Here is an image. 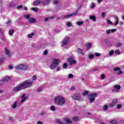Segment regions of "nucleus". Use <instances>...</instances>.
<instances>
[{
	"mask_svg": "<svg viewBox=\"0 0 124 124\" xmlns=\"http://www.w3.org/2000/svg\"><path fill=\"white\" fill-rule=\"evenodd\" d=\"M54 103L58 106H62L66 103V100L62 95H58L55 97L54 99Z\"/></svg>",
	"mask_w": 124,
	"mask_h": 124,
	"instance_id": "obj_1",
	"label": "nucleus"
},
{
	"mask_svg": "<svg viewBox=\"0 0 124 124\" xmlns=\"http://www.w3.org/2000/svg\"><path fill=\"white\" fill-rule=\"evenodd\" d=\"M16 70H23L26 71L29 69V65L26 63H21L15 67Z\"/></svg>",
	"mask_w": 124,
	"mask_h": 124,
	"instance_id": "obj_2",
	"label": "nucleus"
},
{
	"mask_svg": "<svg viewBox=\"0 0 124 124\" xmlns=\"http://www.w3.org/2000/svg\"><path fill=\"white\" fill-rule=\"evenodd\" d=\"M59 63H60V60L56 58H53L52 59V62L50 65V69H55V68L59 65Z\"/></svg>",
	"mask_w": 124,
	"mask_h": 124,
	"instance_id": "obj_3",
	"label": "nucleus"
},
{
	"mask_svg": "<svg viewBox=\"0 0 124 124\" xmlns=\"http://www.w3.org/2000/svg\"><path fill=\"white\" fill-rule=\"evenodd\" d=\"M62 120L64 121L65 123H62L60 119L55 120V123L59 124H71V123H72L71 120L68 118H65L63 119Z\"/></svg>",
	"mask_w": 124,
	"mask_h": 124,
	"instance_id": "obj_4",
	"label": "nucleus"
},
{
	"mask_svg": "<svg viewBox=\"0 0 124 124\" xmlns=\"http://www.w3.org/2000/svg\"><path fill=\"white\" fill-rule=\"evenodd\" d=\"M32 83H33L32 80H27L21 84H22L23 89H27V88H30V87H31V86H32Z\"/></svg>",
	"mask_w": 124,
	"mask_h": 124,
	"instance_id": "obj_5",
	"label": "nucleus"
},
{
	"mask_svg": "<svg viewBox=\"0 0 124 124\" xmlns=\"http://www.w3.org/2000/svg\"><path fill=\"white\" fill-rule=\"evenodd\" d=\"M72 98L75 99L76 100H78V101H83V98L81 97L80 95V93H77L75 94L72 95Z\"/></svg>",
	"mask_w": 124,
	"mask_h": 124,
	"instance_id": "obj_6",
	"label": "nucleus"
},
{
	"mask_svg": "<svg viewBox=\"0 0 124 124\" xmlns=\"http://www.w3.org/2000/svg\"><path fill=\"white\" fill-rule=\"evenodd\" d=\"M97 96V93H92L91 94L89 95V99L91 103L93 102L95 100V97Z\"/></svg>",
	"mask_w": 124,
	"mask_h": 124,
	"instance_id": "obj_7",
	"label": "nucleus"
},
{
	"mask_svg": "<svg viewBox=\"0 0 124 124\" xmlns=\"http://www.w3.org/2000/svg\"><path fill=\"white\" fill-rule=\"evenodd\" d=\"M69 41V37H65L63 39L62 42V47H64V46H65V45H67V44H68Z\"/></svg>",
	"mask_w": 124,
	"mask_h": 124,
	"instance_id": "obj_8",
	"label": "nucleus"
},
{
	"mask_svg": "<svg viewBox=\"0 0 124 124\" xmlns=\"http://www.w3.org/2000/svg\"><path fill=\"white\" fill-rule=\"evenodd\" d=\"M113 88H114L112 90V91L114 92L115 93H119L121 90V86H120V85H114Z\"/></svg>",
	"mask_w": 124,
	"mask_h": 124,
	"instance_id": "obj_9",
	"label": "nucleus"
},
{
	"mask_svg": "<svg viewBox=\"0 0 124 124\" xmlns=\"http://www.w3.org/2000/svg\"><path fill=\"white\" fill-rule=\"evenodd\" d=\"M23 89L24 87L23 86V84L21 83L17 87H15L13 89V91H14V92H19V91H21V90H23Z\"/></svg>",
	"mask_w": 124,
	"mask_h": 124,
	"instance_id": "obj_10",
	"label": "nucleus"
},
{
	"mask_svg": "<svg viewBox=\"0 0 124 124\" xmlns=\"http://www.w3.org/2000/svg\"><path fill=\"white\" fill-rule=\"evenodd\" d=\"M117 103H118V100L117 99H114L112 100V102L109 104V107H114Z\"/></svg>",
	"mask_w": 124,
	"mask_h": 124,
	"instance_id": "obj_11",
	"label": "nucleus"
},
{
	"mask_svg": "<svg viewBox=\"0 0 124 124\" xmlns=\"http://www.w3.org/2000/svg\"><path fill=\"white\" fill-rule=\"evenodd\" d=\"M68 62L69 63L70 65H72V64H75V63H76V61L73 60L71 57L68 58Z\"/></svg>",
	"mask_w": 124,
	"mask_h": 124,
	"instance_id": "obj_12",
	"label": "nucleus"
},
{
	"mask_svg": "<svg viewBox=\"0 0 124 124\" xmlns=\"http://www.w3.org/2000/svg\"><path fill=\"white\" fill-rule=\"evenodd\" d=\"M79 10V9L77 10V11H76L75 13L70 14V15H67L66 16H64L62 18L64 19V18H70L71 16H73V15H77V13H78V11Z\"/></svg>",
	"mask_w": 124,
	"mask_h": 124,
	"instance_id": "obj_13",
	"label": "nucleus"
},
{
	"mask_svg": "<svg viewBox=\"0 0 124 124\" xmlns=\"http://www.w3.org/2000/svg\"><path fill=\"white\" fill-rule=\"evenodd\" d=\"M114 70L118 75H121V74H123V72L121 70L120 68H115Z\"/></svg>",
	"mask_w": 124,
	"mask_h": 124,
	"instance_id": "obj_14",
	"label": "nucleus"
},
{
	"mask_svg": "<svg viewBox=\"0 0 124 124\" xmlns=\"http://www.w3.org/2000/svg\"><path fill=\"white\" fill-rule=\"evenodd\" d=\"M43 2V0H36L34 1L33 5H34V6H36V5H39L40 3H42Z\"/></svg>",
	"mask_w": 124,
	"mask_h": 124,
	"instance_id": "obj_15",
	"label": "nucleus"
},
{
	"mask_svg": "<svg viewBox=\"0 0 124 124\" xmlns=\"http://www.w3.org/2000/svg\"><path fill=\"white\" fill-rule=\"evenodd\" d=\"M10 80V77H6L3 78V79L0 81V84H1L2 82H7V81H9Z\"/></svg>",
	"mask_w": 124,
	"mask_h": 124,
	"instance_id": "obj_16",
	"label": "nucleus"
},
{
	"mask_svg": "<svg viewBox=\"0 0 124 124\" xmlns=\"http://www.w3.org/2000/svg\"><path fill=\"white\" fill-rule=\"evenodd\" d=\"M117 29H112V30H107L106 31V32L107 34H110L111 32H115V31H116Z\"/></svg>",
	"mask_w": 124,
	"mask_h": 124,
	"instance_id": "obj_17",
	"label": "nucleus"
},
{
	"mask_svg": "<svg viewBox=\"0 0 124 124\" xmlns=\"http://www.w3.org/2000/svg\"><path fill=\"white\" fill-rule=\"evenodd\" d=\"M77 53H78V54H80L81 55H82L83 56H84V55H85V53H84L83 49H82L80 48H78Z\"/></svg>",
	"mask_w": 124,
	"mask_h": 124,
	"instance_id": "obj_18",
	"label": "nucleus"
},
{
	"mask_svg": "<svg viewBox=\"0 0 124 124\" xmlns=\"http://www.w3.org/2000/svg\"><path fill=\"white\" fill-rule=\"evenodd\" d=\"M26 99H27V96H26V94H23L21 96V100H20V102H25V100H26Z\"/></svg>",
	"mask_w": 124,
	"mask_h": 124,
	"instance_id": "obj_19",
	"label": "nucleus"
},
{
	"mask_svg": "<svg viewBox=\"0 0 124 124\" xmlns=\"http://www.w3.org/2000/svg\"><path fill=\"white\" fill-rule=\"evenodd\" d=\"M5 52L6 55H7L8 57H10V56H11V54H10V51H9V50L7 48L5 49Z\"/></svg>",
	"mask_w": 124,
	"mask_h": 124,
	"instance_id": "obj_20",
	"label": "nucleus"
},
{
	"mask_svg": "<svg viewBox=\"0 0 124 124\" xmlns=\"http://www.w3.org/2000/svg\"><path fill=\"white\" fill-rule=\"evenodd\" d=\"M89 19L93 21V22H95V21H96V17H95V16H90Z\"/></svg>",
	"mask_w": 124,
	"mask_h": 124,
	"instance_id": "obj_21",
	"label": "nucleus"
},
{
	"mask_svg": "<svg viewBox=\"0 0 124 124\" xmlns=\"http://www.w3.org/2000/svg\"><path fill=\"white\" fill-rule=\"evenodd\" d=\"M50 2H51V0H46L43 1V2H42V3H43L44 5H47V4H48V3H50Z\"/></svg>",
	"mask_w": 124,
	"mask_h": 124,
	"instance_id": "obj_22",
	"label": "nucleus"
},
{
	"mask_svg": "<svg viewBox=\"0 0 124 124\" xmlns=\"http://www.w3.org/2000/svg\"><path fill=\"white\" fill-rule=\"evenodd\" d=\"M50 19H54V16H50L48 17H46L44 19V21L48 22V20H50Z\"/></svg>",
	"mask_w": 124,
	"mask_h": 124,
	"instance_id": "obj_23",
	"label": "nucleus"
},
{
	"mask_svg": "<svg viewBox=\"0 0 124 124\" xmlns=\"http://www.w3.org/2000/svg\"><path fill=\"white\" fill-rule=\"evenodd\" d=\"M30 23H35L36 20L35 18H30L29 20Z\"/></svg>",
	"mask_w": 124,
	"mask_h": 124,
	"instance_id": "obj_24",
	"label": "nucleus"
},
{
	"mask_svg": "<svg viewBox=\"0 0 124 124\" xmlns=\"http://www.w3.org/2000/svg\"><path fill=\"white\" fill-rule=\"evenodd\" d=\"M119 24V18L118 16H116L115 22H114V26H117Z\"/></svg>",
	"mask_w": 124,
	"mask_h": 124,
	"instance_id": "obj_25",
	"label": "nucleus"
},
{
	"mask_svg": "<svg viewBox=\"0 0 124 124\" xmlns=\"http://www.w3.org/2000/svg\"><path fill=\"white\" fill-rule=\"evenodd\" d=\"M83 24H84V22L83 21L77 22V25L78 26H81V25H83Z\"/></svg>",
	"mask_w": 124,
	"mask_h": 124,
	"instance_id": "obj_26",
	"label": "nucleus"
},
{
	"mask_svg": "<svg viewBox=\"0 0 124 124\" xmlns=\"http://www.w3.org/2000/svg\"><path fill=\"white\" fill-rule=\"evenodd\" d=\"M80 118H79V117H74L73 118V121H74V122H77V121H78V120H79Z\"/></svg>",
	"mask_w": 124,
	"mask_h": 124,
	"instance_id": "obj_27",
	"label": "nucleus"
},
{
	"mask_svg": "<svg viewBox=\"0 0 124 124\" xmlns=\"http://www.w3.org/2000/svg\"><path fill=\"white\" fill-rule=\"evenodd\" d=\"M86 48H87L88 49H90V48H92V44L90 43L87 44Z\"/></svg>",
	"mask_w": 124,
	"mask_h": 124,
	"instance_id": "obj_28",
	"label": "nucleus"
},
{
	"mask_svg": "<svg viewBox=\"0 0 124 124\" xmlns=\"http://www.w3.org/2000/svg\"><path fill=\"white\" fill-rule=\"evenodd\" d=\"M82 95H88L89 94V92L88 91H84L82 93Z\"/></svg>",
	"mask_w": 124,
	"mask_h": 124,
	"instance_id": "obj_29",
	"label": "nucleus"
},
{
	"mask_svg": "<svg viewBox=\"0 0 124 124\" xmlns=\"http://www.w3.org/2000/svg\"><path fill=\"white\" fill-rule=\"evenodd\" d=\"M107 109H108V106H107V105H104L103 110H104V111H106V110H107Z\"/></svg>",
	"mask_w": 124,
	"mask_h": 124,
	"instance_id": "obj_30",
	"label": "nucleus"
},
{
	"mask_svg": "<svg viewBox=\"0 0 124 124\" xmlns=\"http://www.w3.org/2000/svg\"><path fill=\"white\" fill-rule=\"evenodd\" d=\"M109 56H113L114 55V50H112L108 53Z\"/></svg>",
	"mask_w": 124,
	"mask_h": 124,
	"instance_id": "obj_31",
	"label": "nucleus"
},
{
	"mask_svg": "<svg viewBox=\"0 0 124 124\" xmlns=\"http://www.w3.org/2000/svg\"><path fill=\"white\" fill-rule=\"evenodd\" d=\"M31 9L34 11V12H37L38 11V9L37 8H31Z\"/></svg>",
	"mask_w": 124,
	"mask_h": 124,
	"instance_id": "obj_32",
	"label": "nucleus"
},
{
	"mask_svg": "<svg viewBox=\"0 0 124 124\" xmlns=\"http://www.w3.org/2000/svg\"><path fill=\"white\" fill-rule=\"evenodd\" d=\"M50 109L51 111H55L56 108H55V106H52L50 107Z\"/></svg>",
	"mask_w": 124,
	"mask_h": 124,
	"instance_id": "obj_33",
	"label": "nucleus"
},
{
	"mask_svg": "<svg viewBox=\"0 0 124 124\" xmlns=\"http://www.w3.org/2000/svg\"><path fill=\"white\" fill-rule=\"evenodd\" d=\"M110 123L113 124H116L117 123V122L115 120H113L110 121Z\"/></svg>",
	"mask_w": 124,
	"mask_h": 124,
	"instance_id": "obj_34",
	"label": "nucleus"
},
{
	"mask_svg": "<svg viewBox=\"0 0 124 124\" xmlns=\"http://www.w3.org/2000/svg\"><path fill=\"white\" fill-rule=\"evenodd\" d=\"M115 53L120 55L121 54V51L119 49H117L115 51Z\"/></svg>",
	"mask_w": 124,
	"mask_h": 124,
	"instance_id": "obj_35",
	"label": "nucleus"
},
{
	"mask_svg": "<svg viewBox=\"0 0 124 124\" xmlns=\"http://www.w3.org/2000/svg\"><path fill=\"white\" fill-rule=\"evenodd\" d=\"M17 107V102H16L13 105V108L14 109L15 108H16V107Z\"/></svg>",
	"mask_w": 124,
	"mask_h": 124,
	"instance_id": "obj_36",
	"label": "nucleus"
},
{
	"mask_svg": "<svg viewBox=\"0 0 124 124\" xmlns=\"http://www.w3.org/2000/svg\"><path fill=\"white\" fill-rule=\"evenodd\" d=\"M66 25L68 27H71V26H72V24H71V22H67Z\"/></svg>",
	"mask_w": 124,
	"mask_h": 124,
	"instance_id": "obj_37",
	"label": "nucleus"
},
{
	"mask_svg": "<svg viewBox=\"0 0 124 124\" xmlns=\"http://www.w3.org/2000/svg\"><path fill=\"white\" fill-rule=\"evenodd\" d=\"M73 75L72 74H70L68 76V78L69 79H70V78H73Z\"/></svg>",
	"mask_w": 124,
	"mask_h": 124,
	"instance_id": "obj_38",
	"label": "nucleus"
},
{
	"mask_svg": "<svg viewBox=\"0 0 124 124\" xmlns=\"http://www.w3.org/2000/svg\"><path fill=\"white\" fill-rule=\"evenodd\" d=\"M94 57V55L93 54L90 55L89 56V59H90V60H92V59H93Z\"/></svg>",
	"mask_w": 124,
	"mask_h": 124,
	"instance_id": "obj_39",
	"label": "nucleus"
},
{
	"mask_svg": "<svg viewBox=\"0 0 124 124\" xmlns=\"http://www.w3.org/2000/svg\"><path fill=\"white\" fill-rule=\"evenodd\" d=\"M95 7V4H94V3H92L91 4V9H93L94 7Z\"/></svg>",
	"mask_w": 124,
	"mask_h": 124,
	"instance_id": "obj_40",
	"label": "nucleus"
},
{
	"mask_svg": "<svg viewBox=\"0 0 124 124\" xmlns=\"http://www.w3.org/2000/svg\"><path fill=\"white\" fill-rule=\"evenodd\" d=\"M31 16H30V15H26L25 16V18H26V19H27L28 20H30V17Z\"/></svg>",
	"mask_w": 124,
	"mask_h": 124,
	"instance_id": "obj_41",
	"label": "nucleus"
},
{
	"mask_svg": "<svg viewBox=\"0 0 124 124\" xmlns=\"http://www.w3.org/2000/svg\"><path fill=\"white\" fill-rule=\"evenodd\" d=\"M13 32H14V31L13 30H10L9 31L10 35H12V34H13Z\"/></svg>",
	"mask_w": 124,
	"mask_h": 124,
	"instance_id": "obj_42",
	"label": "nucleus"
},
{
	"mask_svg": "<svg viewBox=\"0 0 124 124\" xmlns=\"http://www.w3.org/2000/svg\"><path fill=\"white\" fill-rule=\"evenodd\" d=\"M37 91L38 92V93H40V92H42V88L39 87L37 89Z\"/></svg>",
	"mask_w": 124,
	"mask_h": 124,
	"instance_id": "obj_43",
	"label": "nucleus"
},
{
	"mask_svg": "<svg viewBox=\"0 0 124 124\" xmlns=\"http://www.w3.org/2000/svg\"><path fill=\"white\" fill-rule=\"evenodd\" d=\"M36 79H37V77H36V76H35V75L33 76L32 77V80L35 81V80H36Z\"/></svg>",
	"mask_w": 124,
	"mask_h": 124,
	"instance_id": "obj_44",
	"label": "nucleus"
},
{
	"mask_svg": "<svg viewBox=\"0 0 124 124\" xmlns=\"http://www.w3.org/2000/svg\"><path fill=\"white\" fill-rule=\"evenodd\" d=\"M62 67L65 69L67 67V64L66 63H64L62 65Z\"/></svg>",
	"mask_w": 124,
	"mask_h": 124,
	"instance_id": "obj_45",
	"label": "nucleus"
},
{
	"mask_svg": "<svg viewBox=\"0 0 124 124\" xmlns=\"http://www.w3.org/2000/svg\"><path fill=\"white\" fill-rule=\"evenodd\" d=\"M95 56H96V57H100V56H101V54L99 53H95Z\"/></svg>",
	"mask_w": 124,
	"mask_h": 124,
	"instance_id": "obj_46",
	"label": "nucleus"
},
{
	"mask_svg": "<svg viewBox=\"0 0 124 124\" xmlns=\"http://www.w3.org/2000/svg\"><path fill=\"white\" fill-rule=\"evenodd\" d=\"M59 2H59V0H54L53 1V3H54L55 4H58V3H59Z\"/></svg>",
	"mask_w": 124,
	"mask_h": 124,
	"instance_id": "obj_47",
	"label": "nucleus"
},
{
	"mask_svg": "<svg viewBox=\"0 0 124 124\" xmlns=\"http://www.w3.org/2000/svg\"><path fill=\"white\" fill-rule=\"evenodd\" d=\"M117 108L118 109H121V108H122V105H121V104L117 105Z\"/></svg>",
	"mask_w": 124,
	"mask_h": 124,
	"instance_id": "obj_48",
	"label": "nucleus"
},
{
	"mask_svg": "<svg viewBox=\"0 0 124 124\" xmlns=\"http://www.w3.org/2000/svg\"><path fill=\"white\" fill-rule=\"evenodd\" d=\"M33 36V34H29L28 35V37H29V38H31V37H32Z\"/></svg>",
	"mask_w": 124,
	"mask_h": 124,
	"instance_id": "obj_49",
	"label": "nucleus"
},
{
	"mask_svg": "<svg viewBox=\"0 0 124 124\" xmlns=\"http://www.w3.org/2000/svg\"><path fill=\"white\" fill-rule=\"evenodd\" d=\"M122 44L121 43H118L117 44V47H121Z\"/></svg>",
	"mask_w": 124,
	"mask_h": 124,
	"instance_id": "obj_50",
	"label": "nucleus"
},
{
	"mask_svg": "<svg viewBox=\"0 0 124 124\" xmlns=\"http://www.w3.org/2000/svg\"><path fill=\"white\" fill-rule=\"evenodd\" d=\"M22 7H23V5H19L17 7V9H21V8H22Z\"/></svg>",
	"mask_w": 124,
	"mask_h": 124,
	"instance_id": "obj_51",
	"label": "nucleus"
},
{
	"mask_svg": "<svg viewBox=\"0 0 124 124\" xmlns=\"http://www.w3.org/2000/svg\"><path fill=\"white\" fill-rule=\"evenodd\" d=\"M107 24H108L109 25H112V22L110 21V20H107Z\"/></svg>",
	"mask_w": 124,
	"mask_h": 124,
	"instance_id": "obj_52",
	"label": "nucleus"
},
{
	"mask_svg": "<svg viewBox=\"0 0 124 124\" xmlns=\"http://www.w3.org/2000/svg\"><path fill=\"white\" fill-rule=\"evenodd\" d=\"M101 78L102 80H104V78H105V75H102L101 76Z\"/></svg>",
	"mask_w": 124,
	"mask_h": 124,
	"instance_id": "obj_53",
	"label": "nucleus"
},
{
	"mask_svg": "<svg viewBox=\"0 0 124 124\" xmlns=\"http://www.w3.org/2000/svg\"><path fill=\"white\" fill-rule=\"evenodd\" d=\"M48 54V50H46L44 52V55H46Z\"/></svg>",
	"mask_w": 124,
	"mask_h": 124,
	"instance_id": "obj_54",
	"label": "nucleus"
},
{
	"mask_svg": "<svg viewBox=\"0 0 124 124\" xmlns=\"http://www.w3.org/2000/svg\"><path fill=\"white\" fill-rule=\"evenodd\" d=\"M96 70H98V67H95L93 69V71H96Z\"/></svg>",
	"mask_w": 124,
	"mask_h": 124,
	"instance_id": "obj_55",
	"label": "nucleus"
},
{
	"mask_svg": "<svg viewBox=\"0 0 124 124\" xmlns=\"http://www.w3.org/2000/svg\"><path fill=\"white\" fill-rule=\"evenodd\" d=\"M104 42L106 43V44H107L108 43V39H105Z\"/></svg>",
	"mask_w": 124,
	"mask_h": 124,
	"instance_id": "obj_56",
	"label": "nucleus"
},
{
	"mask_svg": "<svg viewBox=\"0 0 124 124\" xmlns=\"http://www.w3.org/2000/svg\"><path fill=\"white\" fill-rule=\"evenodd\" d=\"M46 112H43L41 113V116H44V115H46Z\"/></svg>",
	"mask_w": 124,
	"mask_h": 124,
	"instance_id": "obj_57",
	"label": "nucleus"
},
{
	"mask_svg": "<svg viewBox=\"0 0 124 124\" xmlns=\"http://www.w3.org/2000/svg\"><path fill=\"white\" fill-rule=\"evenodd\" d=\"M9 69H13V66H12V65L9 66Z\"/></svg>",
	"mask_w": 124,
	"mask_h": 124,
	"instance_id": "obj_58",
	"label": "nucleus"
},
{
	"mask_svg": "<svg viewBox=\"0 0 124 124\" xmlns=\"http://www.w3.org/2000/svg\"><path fill=\"white\" fill-rule=\"evenodd\" d=\"M37 124H43V123L40 121H38Z\"/></svg>",
	"mask_w": 124,
	"mask_h": 124,
	"instance_id": "obj_59",
	"label": "nucleus"
},
{
	"mask_svg": "<svg viewBox=\"0 0 124 124\" xmlns=\"http://www.w3.org/2000/svg\"><path fill=\"white\" fill-rule=\"evenodd\" d=\"M102 17H105V13H102Z\"/></svg>",
	"mask_w": 124,
	"mask_h": 124,
	"instance_id": "obj_60",
	"label": "nucleus"
},
{
	"mask_svg": "<svg viewBox=\"0 0 124 124\" xmlns=\"http://www.w3.org/2000/svg\"><path fill=\"white\" fill-rule=\"evenodd\" d=\"M57 70V71H60V70H61V68L60 67H58Z\"/></svg>",
	"mask_w": 124,
	"mask_h": 124,
	"instance_id": "obj_61",
	"label": "nucleus"
},
{
	"mask_svg": "<svg viewBox=\"0 0 124 124\" xmlns=\"http://www.w3.org/2000/svg\"><path fill=\"white\" fill-rule=\"evenodd\" d=\"M24 10H28V7H26V6H25L24 7Z\"/></svg>",
	"mask_w": 124,
	"mask_h": 124,
	"instance_id": "obj_62",
	"label": "nucleus"
},
{
	"mask_svg": "<svg viewBox=\"0 0 124 124\" xmlns=\"http://www.w3.org/2000/svg\"><path fill=\"white\" fill-rule=\"evenodd\" d=\"M71 90H72V91H74L75 90V88L74 87H72Z\"/></svg>",
	"mask_w": 124,
	"mask_h": 124,
	"instance_id": "obj_63",
	"label": "nucleus"
},
{
	"mask_svg": "<svg viewBox=\"0 0 124 124\" xmlns=\"http://www.w3.org/2000/svg\"><path fill=\"white\" fill-rule=\"evenodd\" d=\"M102 1V0H98V3H100Z\"/></svg>",
	"mask_w": 124,
	"mask_h": 124,
	"instance_id": "obj_64",
	"label": "nucleus"
}]
</instances>
